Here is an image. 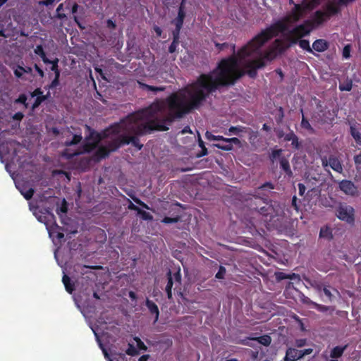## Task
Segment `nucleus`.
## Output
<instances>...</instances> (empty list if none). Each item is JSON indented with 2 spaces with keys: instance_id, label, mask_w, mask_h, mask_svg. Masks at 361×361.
Instances as JSON below:
<instances>
[{
  "instance_id": "obj_6",
  "label": "nucleus",
  "mask_w": 361,
  "mask_h": 361,
  "mask_svg": "<svg viewBox=\"0 0 361 361\" xmlns=\"http://www.w3.org/2000/svg\"><path fill=\"white\" fill-rule=\"evenodd\" d=\"M355 209L346 203H340L336 209V215L338 219L351 226L355 224Z\"/></svg>"
},
{
  "instance_id": "obj_23",
  "label": "nucleus",
  "mask_w": 361,
  "mask_h": 361,
  "mask_svg": "<svg viewBox=\"0 0 361 361\" xmlns=\"http://www.w3.org/2000/svg\"><path fill=\"white\" fill-rule=\"evenodd\" d=\"M140 87H142L143 90H145L147 91H152L154 94H156L158 92H163L165 90L166 87L161 86V87H156L149 85L145 83L139 82Z\"/></svg>"
},
{
  "instance_id": "obj_61",
  "label": "nucleus",
  "mask_w": 361,
  "mask_h": 361,
  "mask_svg": "<svg viewBox=\"0 0 361 361\" xmlns=\"http://www.w3.org/2000/svg\"><path fill=\"white\" fill-rule=\"evenodd\" d=\"M17 102L18 103H21V104H23L24 105H26V102H27V97L25 94H22L19 96V97L18 98V99L16 100Z\"/></svg>"
},
{
  "instance_id": "obj_26",
  "label": "nucleus",
  "mask_w": 361,
  "mask_h": 361,
  "mask_svg": "<svg viewBox=\"0 0 361 361\" xmlns=\"http://www.w3.org/2000/svg\"><path fill=\"white\" fill-rule=\"evenodd\" d=\"M111 153L109 149L106 146H100L98 147L95 152L97 157L99 159H104L107 157Z\"/></svg>"
},
{
  "instance_id": "obj_55",
  "label": "nucleus",
  "mask_w": 361,
  "mask_h": 361,
  "mask_svg": "<svg viewBox=\"0 0 361 361\" xmlns=\"http://www.w3.org/2000/svg\"><path fill=\"white\" fill-rule=\"evenodd\" d=\"M323 292H324V295L327 297L329 301L331 302L334 299V295L331 293L329 288H328L327 287H324Z\"/></svg>"
},
{
  "instance_id": "obj_52",
  "label": "nucleus",
  "mask_w": 361,
  "mask_h": 361,
  "mask_svg": "<svg viewBox=\"0 0 361 361\" xmlns=\"http://www.w3.org/2000/svg\"><path fill=\"white\" fill-rule=\"evenodd\" d=\"M226 274V269L221 266L218 272L216 274V278L219 279H222L224 278V275Z\"/></svg>"
},
{
  "instance_id": "obj_7",
  "label": "nucleus",
  "mask_w": 361,
  "mask_h": 361,
  "mask_svg": "<svg viewBox=\"0 0 361 361\" xmlns=\"http://www.w3.org/2000/svg\"><path fill=\"white\" fill-rule=\"evenodd\" d=\"M167 276V284L165 288V291L167 294L169 299L172 298V288L173 283L176 284V288L181 285V273L180 267L178 266L177 268H174V271L169 270L166 273Z\"/></svg>"
},
{
  "instance_id": "obj_25",
  "label": "nucleus",
  "mask_w": 361,
  "mask_h": 361,
  "mask_svg": "<svg viewBox=\"0 0 361 361\" xmlns=\"http://www.w3.org/2000/svg\"><path fill=\"white\" fill-rule=\"evenodd\" d=\"M250 339L257 341L258 343L264 346H269L271 343V338L269 335L267 334L261 336L259 337L252 338Z\"/></svg>"
},
{
  "instance_id": "obj_32",
  "label": "nucleus",
  "mask_w": 361,
  "mask_h": 361,
  "mask_svg": "<svg viewBox=\"0 0 361 361\" xmlns=\"http://www.w3.org/2000/svg\"><path fill=\"white\" fill-rule=\"evenodd\" d=\"M185 17V12L180 11V12H178V16L173 21L175 25L183 27L184 19Z\"/></svg>"
},
{
  "instance_id": "obj_30",
  "label": "nucleus",
  "mask_w": 361,
  "mask_h": 361,
  "mask_svg": "<svg viewBox=\"0 0 361 361\" xmlns=\"http://www.w3.org/2000/svg\"><path fill=\"white\" fill-rule=\"evenodd\" d=\"M298 44L300 47L309 53L314 54L312 49L310 47V42L307 39H298Z\"/></svg>"
},
{
  "instance_id": "obj_34",
  "label": "nucleus",
  "mask_w": 361,
  "mask_h": 361,
  "mask_svg": "<svg viewBox=\"0 0 361 361\" xmlns=\"http://www.w3.org/2000/svg\"><path fill=\"white\" fill-rule=\"evenodd\" d=\"M59 59L56 58L55 59L51 61L49 64H51L50 68L51 71L54 73V75H60L61 71L59 68Z\"/></svg>"
},
{
  "instance_id": "obj_43",
  "label": "nucleus",
  "mask_w": 361,
  "mask_h": 361,
  "mask_svg": "<svg viewBox=\"0 0 361 361\" xmlns=\"http://www.w3.org/2000/svg\"><path fill=\"white\" fill-rule=\"evenodd\" d=\"M134 340L136 342L137 347L139 350L144 351H146L147 350V347L139 337L135 336L134 338Z\"/></svg>"
},
{
  "instance_id": "obj_35",
  "label": "nucleus",
  "mask_w": 361,
  "mask_h": 361,
  "mask_svg": "<svg viewBox=\"0 0 361 361\" xmlns=\"http://www.w3.org/2000/svg\"><path fill=\"white\" fill-rule=\"evenodd\" d=\"M11 68L13 69V73L17 78H23L24 73L23 66L20 65H16L13 66Z\"/></svg>"
},
{
  "instance_id": "obj_20",
  "label": "nucleus",
  "mask_w": 361,
  "mask_h": 361,
  "mask_svg": "<svg viewBox=\"0 0 361 361\" xmlns=\"http://www.w3.org/2000/svg\"><path fill=\"white\" fill-rule=\"evenodd\" d=\"M280 166L288 177L293 176L289 161L286 157H283L280 159Z\"/></svg>"
},
{
  "instance_id": "obj_21",
  "label": "nucleus",
  "mask_w": 361,
  "mask_h": 361,
  "mask_svg": "<svg viewBox=\"0 0 361 361\" xmlns=\"http://www.w3.org/2000/svg\"><path fill=\"white\" fill-rule=\"evenodd\" d=\"M346 348L347 345L334 347L331 351L330 357L334 359H338L341 357L343 355Z\"/></svg>"
},
{
  "instance_id": "obj_47",
  "label": "nucleus",
  "mask_w": 361,
  "mask_h": 361,
  "mask_svg": "<svg viewBox=\"0 0 361 361\" xmlns=\"http://www.w3.org/2000/svg\"><path fill=\"white\" fill-rule=\"evenodd\" d=\"M60 75H54V78L51 83L47 86V89L56 88L59 85Z\"/></svg>"
},
{
  "instance_id": "obj_51",
  "label": "nucleus",
  "mask_w": 361,
  "mask_h": 361,
  "mask_svg": "<svg viewBox=\"0 0 361 361\" xmlns=\"http://www.w3.org/2000/svg\"><path fill=\"white\" fill-rule=\"evenodd\" d=\"M131 198L133 199V200L138 205L141 206L143 208H145L147 209H149V207L147 204H145L144 202H142L140 199H139L138 197H135V196H133V197H131Z\"/></svg>"
},
{
  "instance_id": "obj_38",
  "label": "nucleus",
  "mask_w": 361,
  "mask_h": 361,
  "mask_svg": "<svg viewBox=\"0 0 361 361\" xmlns=\"http://www.w3.org/2000/svg\"><path fill=\"white\" fill-rule=\"evenodd\" d=\"M63 11V4H60L56 8V18L60 20H63L67 18L66 15L62 11Z\"/></svg>"
},
{
  "instance_id": "obj_16",
  "label": "nucleus",
  "mask_w": 361,
  "mask_h": 361,
  "mask_svg": "<svg viewBox=\"0 0 361 361\" xmlns=\"http://www.w3.org/2000/svg\"><path fill=\"white\" fill-rule=\"evenodd\" d=\"M328 48V42L323 39H319L313 42L312 49L318 52H323L326 51Z\"/></svg>"
},
{
  "instance_id": "obj_63",
  "label": "nucleus",
  "mask_w": 361,
  "mask_h": 361,
  "mask_svg": "<svg viewBox=\"0 0 361 361\" xmlns=\"http://www.w3.org/2000/svg\"><path fill=\"white\" fill-rule=\"evenodd\" d=\"M34 68L38 73L39 75L41 78H44V71L37 64L35 63L34 65Z\"/></svg>"
},
{
  "instance_id": "obj_29",
  "label": "nucleus",
  "mask_w": 361,
  "mask_h": 361,
  "mask_svg": "<svg viewBox=\"0 0 361 361\" xmlns=\"http://www.w3.org/2000/svg\"><path fill=\"white\" fill-rule=\"evenodd\" d=\"M301 113L302 114V121H301V127L305 130H307L310 133H314V130L310 125L309 121L304 116L302 109H300Z\"/></svg>"
},
{
  "instance_id": "obj_53",
  "label": "nucleus",
  "mask_w": 361,
  "mask_h": 361,
  "mask_svg": "<svg viewBox=\"0 0 361 361\" xmlns=\"http://www.w3.org/2000/svg\"><path fill=\"white\" fill-rule=\"evenodd\" d=\"M179 44V41L173 40L171 45L169 47V53H174L176 51L177 47Z\"/></svg>"
},
{
  "instance_id": "obj_49",
  "label": "nucleus",
  "mask_w": 361,
  "mask_h": 361,
  "mask_svg": "<svg viewBox=\"0 0 361 361\" xmlns=\"http://www.w3.org/2000/svg\"><path fill=\"white\" fill-rule=\"evenodd\" d=\"M291 142V146L295 149H299L300 147V142L299 141L298 137L295 135Z\"/></svg>"
},
{
  "instance_id": "obj_17",
  "label": "nucleus",
  "mask_w": 361,
  "mask_h": 361,
  "mask_svg": "<svg viewBox=\"0 0 361 361\" xmlns=\"http://www.w3.org/2000/svg\"><path fill=\"white\" fill-rule=\"evenodd\" d=\"M145 305L149 312L155 316L154 323H156L158 321L159 316V310L158 306L155 304V302L149 299H147Z\"/></svg>"
},
{
  "instance_id": "obj_46",
  "label": "nucleus",
  "mask_w": 361,
  "mask_h": 361,
  "mask_svg": "<svg viewBox=\"0 0 361 361\" xmlns=\"http://www.w3.org/2000/svg\"><path fill=\"white\" fill-rule=\"evenodd\" d=\"M351 45L347 44L343 49V57L344 59H349L350 57Z\"/></svg>"
},
{
  "instance_id": "obj_50",
  "label": "nucleus",
  "mask_w": 361,
  "mask_h": 361,
  "mask_svg": "<svg viewBox=\"0 0 361 361\" xmlns=\"http://www.w3.org/2000/svg\"><path fill=\"white\" fill-rule=\"evenodd\" d=\"M96 143L97 142H95L93 143H90V142L85 143L83 145L84 152H91L92 149H94L96 147Z\"/></svg>"
},
{
  "instance_id": "obj_58",
  "label": "nucleus",
  "mask_w": 361,
  "mask_h": 361,
  "mask_svg": "<svg viewBox=\"0 0 361 361\" xmlns=\"http://www.w3.org/2000/svg\"><path fill=\"white\" fill-rule=\"evenodd\" d=\"M128 201L129 202V204L128 206V208L130 210L136 211L137 213H138V212L140 211V209L137 206L134 204L129 199H128Z\"/></svg>"
},
{
  "instance_id": "obj_42",
  "label": "nucleus",
  "mask_w": 361,
  "mask_h": 361,
  "mask_svg": "<svg viewBox=\"0 0 361 361\" xmlns=\"http://www.w3.org/2000/svg\"><path fill=\"white\" fill-rule=\"evenodd\" d=\"M126 353L130 356H135L139 354V351L135 348L133 344L129 343L128 348L126 350Z\"/></svg>"
},
{
  "instance_id": "obj_19",
  "label": "nucleus",
  "mask_w": 361,
  "mask_h": 361,
  "mask_svg": "<svg viewBox=\"0 0 361 361\" xmlns=\"http://www.w3.org/2000/svg\"><path fill=\"white\" fill-rule=\"evenodd\" d=\"M62 282L65 286L66 290L71 294L75 290V283L73 282L71 279V278L66 275L63 274L62 278Z\"/></svg>"
},
{
  "instance_id": "obj_12",
  "label": "nucleus",
  "mask_w": 361,
  "mask_h": 361,
  "mask_svg": "<svg viewBox=\"0 0 361 361\" xmlns=\"http://www.w3.org/2000/svg\"><path fill=\"white\" fill-rule=\"evenodd\" d=\"M341 11V9L338 5V4L335 1H331L329 2L325 7V11L324 12L326 13V17L329 19L331 16L337 15Z\"/></svg>"
},
{
  "instance_id": "obj_28",
  "label": "nucleus",
  "mask_w": 361,
  "mask_h": 361,
  "mask_svg": "<svg viewBox=\"0 0 361 361\" xmlns=\"http://www.w3.org/2000/svg\"><path fill=\"white\" fill-rule=\"evenodd\" d=\"M247 128L241 126H231L228 128V133L226 132V135H231V134H235V135H239L240 133L246 132Z\"/></svg>"
},
{
  "instance_id": "obj_3",
  "label": "nucleus",
  "mask_w": 361,
  "mask_h": 361,
  "mask_svg": "<svg viewBox=\"0 0 361 361\" xmlns=\"http://www.w3.org/2000/svg\"><path fill=\"white\" fill-rule=\"evenodd\" d=\"M320 0H302L300 4H294L293 8L288 14L272 23L270 26L262 30L259 34L254 37L247 46L244 47L239 53L241 57L247 56L250 53L246 52L248 47L252 46V51L260 49L265 43L279 33H283L289 29V25L298 23L309 11L313 10L319 4Z\"/></svg>"
},
{
  "instance_id": "obj_40",
  "label": "nucleus",
  "mask_w": 361,
  "mask_h": 361,
  "mask_svg": "<svg viewBox=\"0 0 361 361\" xmlns=\"http://www.w3.org/2000/svg\"><path fill=\"white\" fill-rule=\"evenodd\" d=\"M81 135H74L72 140L71 141H66V146H71L78 144L82 140Z\"/></svg>"
},
{
  "instance_id": "obj_56",
  "label": "nucleus",
  "mask_w": 361,
  "mask_h": 361,
  "mask_svg": "<svg viewBox=\"0 0 361 361\" xmlns=\"http://www.w3.org/2000/svg\"><path fill=\"white\" fill-rule=\"evenodd\" d=\"M311 286L315 288L318 292L323 291L324 287H325L322 283L314 281L311 283Z\"/></svg>"
},
{
  "instance_id": "obj_10",
  "label": "nucleus",
  "mask_w": 361,
  "mask_h": 361,
  "mask_svg": "<svg viewBox=\"0 0 361 361\" xmlns=\"http://www.w3.org/2000/svg\"><path fill=\"white\" fill-rule=\"evenodd\" d=\"M240 140L238 137L226 138L224 141L214 144V146L219 149L231 151L233 149V145H239Z\"/></svg>"
},
{
  "instance_id": "obj_37",
  "label": "nucleus",
  "mask_w": 361,
  "mask_h": 361,
  "mask_svg": "<svg viewBox=\"0 0 361 361\" xmlns=\"http://www.w3.org/2000/svg\"><path fill=\"white\" fill-rule=\"evenodd\" d=\"M20 192L22 194V195L25 197V199L27 200H30L35 193V190L32 188H29L27 190L20 189Z\"/></svg>"
},
{
  "instance_id": "obj_1",
  "label": "nucleus",
  "mask_w": 361,
  "mask_h": 361,
  "mask_svg": "<svg viewBox=\"0 0 361 361\" xmlns=\"http://www.w3.org/2000/svg\"><path fill=\"white\" fill-rule=\"evenodd\" d=\"M186 88L171 93L165 99H156L148 107L130 114L106 128L105 137L123 133V143L132 144L138 150L143 147L139 137L154 131H167L176 120L200 109L204 97Z\"/></svg>"
},
{
  "instance_id": "obj_33",
  "label": "nucleus",
  "mask_w": 361,
  "mask_h": 361,
  "mask_svg": "<svg viewBox=\"0 0 361 361\" xmlns=\"http://www.w3.org/2000/svg\"><path fill=\"white\" fill-rule=\"evenodd\" d=\"M353 87V81L352 80L347 79L343 83H340L339 90L341 91H350Z\"/></svg>"
},
{
  "instance_id": "obj_64",
  "label": "nucleus",
  "mask_w": 361,
  "mask_h": 361,
  "mask_svg": "<svg viewBox=\"0 0 361 361\" xmlns=\"http://www.w3.org/2000/svg\"><path fill=\"white\" fill-rule=\"evenodd\" d=\"M354 161L357 166H361V153L354 157Z\"/></svg>"
},
{
  "instance_id": "obj_22",
  "label": "nucleus",
  "mask_w": 361,
  "mask_h": 361,
  "mask_svg": "<svg viewBox=\"0 0 361 361\" xmlns=\"http://www.w3.org/2000/svg\"><path fill=\"white\" fill-rule=\"evenodd\" d=\"M259 213L265 217L272 216V214L274 212V208L272 206L268 203H265L264 206L261 207L259 210Z\"/></svg>"
},
{
  "instance_id": "obj_27",
  "label": "nucleus",
  "mask_w": 361,
  "mask_h": 361,
  "mask_svg": "<svg viewBox=\"0 0 361 361\" xmlns=\"http://www.w3.org/2000/svg\"><path fill=\"white\" fill-rule=\"evenodd\" d=\"M319 237L331 240L333 238L331 229L328 226L321 228L319 231Z\"/></svg>"
},
{
  "instance_id": "obj_48",
  "label": "nucleus",
  "mask_w": 361,
  "mask_h": 361,
  "mask_svg": "<svg viewBox=\"0 0 361 361\" xmlns=\"http://www.w3.org/2000/svg\"><path fill=\"white\" fill-rule=\"evenodd\" d=\"M274 185L270 182H266L263 185H262L260 187L257 188L258 192H259L260 190H272L274 189Z\"/></svg>"
},
{
  "instance_id": "obj_54",
  "label": "nucleus",
  "mask_w": 361,
  "mask_h": 361,
  "mask_svg": "<svg viewBox=\"0 0 361 361\" xmlns=\"http://www.w3.org/2000/svg\"><path fill=\"white\" fill-rule=\"evenodd\" d=\"M138 214H140L142 218L145 220L152 219V216L149 213H148L144 210H142L141 209H140V211L138 212Z\"/></svg>"
},
{
  "instance_id": "obj_14",
  "label": "nucleus",
  "mask_w": 361,
  "mask_h": 361,
  "mask_svg": "<svg viewBox=\"0 0 361 361\" xmlns=\"http://www.w3.org/2000/svg\"><path fill=\"white\" fill-rule=\"evenodd\" d=\"M85 128L87 129V130H88L89 132V135L87 136V140H93L95 142H99L102 138H104L106 137L104 136V131L106 130H104L102 133V134H100L99 133H97V131H95L94 129L91 128L89 126L86 125L85 126Z\"/></svg>"
},
{
  "instance_id": "obj_9",
  "label": "nucleus",
  "mask_w": 361,
  "mask_h": 361,
  "mask_svg": "<svg viewBox=\"0 0 361 361\" xmlns=\"http://www.w3.org/2000/svg\"><path fill=\"white\" fill-rule=\"evenodd\" d=\"M329 20L326 17V13L323 11L318 10L316 11L311 19H307V21H310L311 23V26L312 27V30L315 29L318 26L323 24Z\"/></svg>"
},
{
  "instance_id": "obj_4",
  "label": "nucleus",
  "mask_w": 361,
  "mask_h": 361,
  "mask_svg": "<svg viewBox=\"0 0 361 361\" xmlns=\"http://www.w3.org/2000/svg\"><path fill=\"white\" fill-rule=\"evenodd\" d=\"M291 46L292 44L286 40L276 39L264 52L259 51V49L256 52L259 54L257 57L245 61L243 68L246 70V74L251 78H255L259 69L264 68L268 62L284 54Z\"/></svg>"
},
{
  "instance_id": "obj_60",
  "label": "nucleus",
  "mask_w": 361,
  "mask_h": 361,
  "mask_svg": "<svg viewBox=\"0 0 361 361\" xmlns=\"http://www.w3.org/2000/svg\"><path fill=\"white\" fill-rule=\"evenodd\" d=\"M295 134L293 130H290L288 133L286 134L284 136V140L285 141H291Z\"/></svg>"
},
{
  "instance_id": "obj_13",
  "label": "nucleus",
  "mask_w": 361,
  "mask_h": 361,
  "mask_svg": "<svg viewBox=\"0 0 361 361\" xmlns=\"http://www.w3.org/2000/svg\"><path fill=\"white\" fill-rule=\"evenodd\" d=\"M329 166L335 171L341 173L343 172V166L341 161L335 156L331 155L329 157Z\"/></svg>"
},
{
  "instance_id": "obj_18",
  "label": "nucleus",
  "mask_w": 361,
  "mask_h": 361,
  "mask_svg": "<svg viewBox=\"0 0 361 361\" xmlns=\"http://www.w3.org/2000/svg\"><path fill=\"white\" fill-rule=\"evenodd\" d=\"M94 334H95V336L97 338V340L99 341V346H100V348L102 350V352L104 353V357L108 361H118V359L117 356H119L121 358H124L125 357V355L123 354V353H118V354L115 353V354H112L110 356V355L108 353L107 350L103 347V345L100 343V341H99V339L98 338L97 334L96 333H94Z\"/></svg>"
},
{
  "instance_id": "obj_31",
  "label": "nucleus",
  "mask_w": 361,
  "mask_h": 361,
  "mask_svg": "<svg viewBox=\"0 0 361 361\" xmlns=\"http://www.w3.org/2000/svg\"><path fill=\"white\" fill-rule=\"evenodd\" d=\"M350 135L354 138L355 142L361 146V133L356 129L355 126H350Z\"/></svg>"
},
{
  "instance_id": "obj_41",
  "label": "nucleus",
  "mask_w": 361,
  "mask_h": 361,
  "mask_svg": "<svg viewBox=\"0 0 361 361\" xmlns=\"http://www.w3.org/2000/svg\"><path fill=\"white\" fill-rule=\"evenodd\" d=\"M47 100V97H44V94L39 95V97H36L35 102L32 104V109H35L37 108L43 102Z\"/></svg>"
},
{
  "instance_id": "obj_62",
  "label": "nucleus",
  "mask_w": 361,
  "mask_h": 361,
  "mask_svg": "<svg viewBox=\"0 0 361 361\" xmlns=\"http://www.w3.org/2000/svg\"><path fill=\"white\" fill-rule=\"evenodd\" d=\"M298 190H299V195L300 196L304 195L305 190H306L305 185L303 183H298Z\"/></svg>"
},
{
  "instance_id": "obj_36",
  "label": "nucleus",
  "mask_w": 361,
  "mask_h": 361,
  "mask_svg": "<svg viewBox=\"0 0 361 361\" xmlns=\"http://www.w3.org/2000/svg\"><path fill=\"white\" fill-rule=\"evenodd\" d=\"M305 302H306V303H312L314 306V307L318 311H320V312H326L329 309V307L326 306V305H320V304H317L316 302H313L309 298H307V300H305Z\"/></svg>"
},
{
  "instance_id": "obj_15",
  "label": "nucleus",
  "mask_w": 361,
  "mask_h": 361,
  "mask_svg": "<svg viewBox=\"0 0 361 361\" xmlns=\"http://www.w3.org/2000/svg\"><path fill=\"white\" fill-rule=\"evenodd\" d=\"M301 358L299 350L295 348H289L287 349L286 356L284 357L285 361H296Z\"/></svg>"
},
{
  "instance_id": "obj_11",
  "label": "nucleus",
  "mask_w": 361,
  "mask_h": 361,
  "mask_svg": "<svg viewBox=\"0 0 361 361\" xmlns=\"http://www.w3.org/2000/svg\"><path fill=\"white\" fill-rule=\"evenodd\" d=\"M117 135V137L109 141L106 144V147L109 149L111 152H115L118 150L121 147L125 145V144L123 143V133H121Z\"/></svg>"
},
{
  "instance_id": "obj_59",
  "label": "nucleus",
  "mask_w": 361,
  "mask_h": 361,
  "mask_svg": "<svg viewBox=\"0 0 361 361\" xmlns=\"http://www.w3.org/2000/svg\"><path fill=\"white\" fill-rule=\"evenodd\" d=\"M43 92L41 90V88H36L32 92L30 93V95L32 97H39V95H42Z\"/></svg>"
},
{
  "instance_id": "obj_8",
  "label": "nucleus",
  "mask_w": 361,
  "mask_h": 361,
  "mask_svg": "<svg viewBox=\"0 0 361 361\" xmlns=\"http://www.w3.org/2000/svg\"><path fill=\"white\" fill-rule=\"evenodd\" d=\"M339 189L345 195L355 197L358 195L357 187L349 180H342L338 184Z\"/></svg>"
},
{
  "instance_id": "obj_44",
  "label": "nucleus",
  "mask_w": 361,
  "mask_h": 361,
  "mask_svg": "<svg viewBox=\"0 0 361 361\" xmlns=\"http://www.w3.org/2000/svg\"><path fill=\"white\" fill-rule=\"evenodd\" d=\"M206 136H207V138L208 140H217V141H219V142H222V141H224V140L226 139V137H224L223 136L214 135H212V133H209L208 132H207Z\"/></svg>"
},
{
  "instance_id": "obj_45",
  "label": "nucleus",
  "mask_w": 361,
  "mask_h": 361,
  "mask_svg": "<svg viewBox=\"0 0 361 361\" xmlns=\"http://www.w3.org/2000/svg\"><path fill=\"white\" fill-rule=\"evenodd\" d=\"M175 29L172 31L173 40L179 41L180 39V32L182 28L180 26L175 25Z\"/></svg>"
},
{
  "instance_id": "obj_57",
  "label": "nucleus",
  "mask_w": 361,
  "mask_h": 361,
  "mask_svg": "<svg viewBox=\"0 0 361 361\" xmlns=\"http://www.w3.org/2000/svg\"><path fill=\"white\" fill-rule=\"evenodd\" d=\"M282 152V149H275L273 150L271 154V159L272 161H274V159H276L277 157H279Z\"/></svg>"
},
{
  "instance_id": "obj_2",
  "label": "nucleus",
  "mask_w": 361,
  "mask_h": 361,
  "mask_svg": "<svg viewBox=\"0 0 361 361\" xmlns=\"http://www.w3.org/2000/svg\"><path fill=\"white\" fill-rule=\"evenodd\" d=\"M250 40L243 47H241L236 54L235 45L234 44L224 43H215V47L219 51H221L226 48L230 47L232 54L227 58L221 59L215 69L208 73H202L195 81L188 84L180 90L188 88L192 90V92L201 93L204 99L201 101L200 108L203 105L207 98L209 94L216 92L220 87H226L233 85L235 81L242 78L246 74L245 71L240 68V63L247 57L254 55L259 49L252 51V46L248 47L246 52L250 53L241 57L239 54L240 51L248 44Z\"/></svg>"
},
{
  "instance_id": "obj_24",
  "label": "nucleus",
  "mask_w": 361,
  "mask_h": 361,
  "mask_svg": "<svg viewBox=\"0 0 361 361\" xmlns=\"http://www.w3.org/2000/svg\"><path fill=\"white\" fill-rule=\"evenodd\" d=\"M34 51L36 54L40 56L44 63L48 64L51 62V60L47 57L46 53L44 52L42 45H37Z\"/></svg>"
},
{
  "instance_id": "obj_39",
  "label": "nucleus",
  "mask_w": 361,
  "mask_h": 361,
  "mask_svg": "<svg viewBox=\"0 0 361 361\" xmlns=\"http://www.w3.org/2000/svg\"><path fill=\"white\" fill-rule=\"evenodd\" d=\"M180 216H176L175 217L165 216L161 220V222L164 224H174V223L178 222L180 221Z\"/></svg>"
},
{
  "instance_id": "obj_5",
  "label": "nucleus",
  "mask_w": 361,
  "mask_h": 361,
  "mask_svg": "<svg viewBox=\"0 0 361 361\" xmlns=\"http://www.w3.org/2000/svg\"><path fill=\"white\" fill-rule=\"evenodd\" d=\"M311 23L304 20L302 23L296 25L293 29L288 30L286 36V39L290 42L292 45L298 44V39L304 37L308 36L312 31Z\"/></svg>"
}]
</instances>
